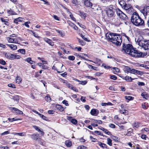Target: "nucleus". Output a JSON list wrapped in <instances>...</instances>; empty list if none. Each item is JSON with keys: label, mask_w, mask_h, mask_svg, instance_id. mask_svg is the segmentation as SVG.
<instances>
[{"label": "nucleus", "mask_w": 149, "mask_h": 149, "mask_svg": "<svg viewBox=\"0 0 149 149\" xmlns=\"http://www.w3.org/2000/svg\"><path fill=\"white\" fill-rule=\"evenodd\" d=\"M122 51L133 57L139 58L143 56L142 52L134 49L132 46L130 44H123Z\"/></svg>", "instance_id": "nucleus-1"}, {"label": "nucleus", "mask_w": 149, "mask_h": 149, "mask_svg": "<svg viewBox=\"0 0 149 149\" xmlns=\"http://www.w3.org/2000/svg\"><path fill=\"white\" fill-rule=\"evenodd\" d=\"M141 137L143 139L146 140L147 137V136L146 135L144 134H142L141 135Z\"/></svg>", "instance_id": "nucleus-62"}, {"label": "nucleus", "mask_w": 149, "mask_h": 149, "mask_svg": "<svg viewBox=\"0 0 149 149\" xmlns=\"http://www.w3.org/2000/svg\"><path fill=\"white\" fill-rule=\"evenodd\" d=\"M75 80L77 81H78L79 82V84H82L83 85H85L87 83V81H79L78 80V79H76Z\"/></svg>", "instance_id": "nucleus-26"}, {"label": "nucleus", "mask_w": 149, "mask_h": 149, "mask_svg": "<svg viewBox=\"0 0 149 149\" xmlns=\"http://www.w3.org/2000/svg\"><path fill=\"white\" fill-rule=\"evenodd\" d=\"M140 11L146 17V16L149 15V6L144 7Z\"/></svg>", "instance_id": "nucleus-8"}, {"label": "nucleus", "mask_w": 149, "mask_h": 149, "mask_svg": "<svg viewBox=\"0 0 149 149\" xmlns=\"http://www.w3.org/2000/svg\"><path fill=\"white\" fill-rule=\"evenodd\" d=\"M6 39L8 42L9 43H17V41L14 38L8 37L6 38Z\"/></svg>", "instance_id": "nucleus-12"}, {"label": "nucleus", "mask_w": 149, "mask_h": 149, "mask_svg": "<svg viewBox=\"0 0 149 149\" xmlns=\"http://www.w3.org/2000/svg\"><path fill=\"white\" fill-rule=\"evenodd\" d=\"M8 86L9 87L12 88H15V85L13 84H8Z\"/></svg>", "instance_id": "nucleus-45"}, {"label": "nucleus", "mask_w": 149, "mask_h": 149, "mask_svg": "<svg viewBox=\"0 0 149 149\" xmlns=\"http://www.w3.org/2000/svg\"><path fill=\"white\" fill-rule=\"evenodd\" d=\"M16 83L18 84H20L22 81L21 78L19 76H17L16 77Z\"/></svg>", "instance_id": "nucleus-28"}, {"label": "nucleus", "mask_w": 149, "mask_h": 149, "mask_svg": "<svg viewBox=\"0 0 149 149\" xmlns=\"http://www.w3.org/2000/svg\"><path fill=\"white\" fill-rule=\"evenodd\" d=\"M25 61L27 62L28 63L30 64H33L35 63V62L31 60V58L30 57H28L24 59Z\"/></svg>", "instance_id": "nucleus-18"}, {"label": "nucleus", "mask_w": 149, "mask_h": 149, "mask_svg": "<svg viewBox=\"0 0 149 149\" xmlns=\"http://www.w3.org/2000/svg\"><path fill=\"white\" fill-rule=\"evenodd\" d=\"M31 31L32 32V33H33V35L34 36H35V37L36 38H40V36H38V35L37 34H36L35 33L33 32V31Z\"/></svg>", "instance_id": "nucleus-58"}, {"label": "nucleus", "mask_w": 149, "mask_h": 149, "mask_svg": "<svg viewBox=\"0 0 149 149\" xmlns=\"http://www.w3.org/2000/svg\"><path fill=\"white\" fill-rule=\"evenodd\" d=\"M116 12L117 15L120 18L123 20H126L127 19V16L119 9L116 10Z\"/></svg>", "instance_id": "nucleus-6"}, {"label": "nucleus", "mask_w": 149, "mask_h": 149, "mask_svg": "<svg viewBox=\"0 0 149 149\" xmlns=\"http://www.w3.org/2000/svg\"><path fill=\"white\" fill-rule=\"evenodd\" d=\"M67 119L74 124H76L77 123V120L73 118L71 116H67Z\"/></svg>", "instance_id": "nucleus-15"}, {"label": "nucleus", "mask_w": 149, "mask_h": 149, "mask_svg": "<svg viewBox=\"0 0 149 149\" xmlns=\"http://www.w3.org/2000/svg\"><path fill=\"white\" fill-rule=\"evenodd\" d=\"M112 140L110 138L107 139V144L110 146H112Z\"/></svg>", "instance_id": "nucleus-33"}, {"label": "nucleus", "mask_w": 149, "mask_h": 149, "mask_svg": "<svg viewBox=\"0 0 149 149\" xmlns=\"http://www.w3.org/2000/svg\"><path fill=\"white\" fill-rule=\"evenodd\" d=\"M147 95V94H146L145 93H142L141 94V96L142 97H143V98L144 99H147L146 98V96Z\"/></svg>", "instance_id": "nucleus-54"}, {"label": "nucleus", "mask_w": 149, "mask_h": 149, "mask_svg": "<svg viewBox=\"0 0 149 149\" xmlns=\"http://www.w3.org/2000/svg\"><path fill=\"white\" fill-rule=\"evenodd\" d=\"M22 19L23 18H22L19 17L15 19L14 21V22L17 24L19 22H21Z\"/></svg>", "instance_id": "nucleus-24"}, {"label": "nucleus", "mask_w": 149, "mask_h": 149, "mask_svg": "<svg viewBox=\"0 0 149 149\" xmlns=\"http://www.w3.org/2000/svg\"><path fill=\"white\" fill-rule=\"evenodd\" d=\"M126 12L129 14H132L133 12V9L132 6L125 10Z\"/></svg>", "instance_id": "nucleus-23"}, {"label": "nucleus", "mask_w": 149, "mask_h": 149, "mask_svg": "<svg viewBox=\"0 0 149 149\" xmlns=\"http://www.w3.org/2000/svg\"><path fill=\"white\" fill-rule=\"evenodd\" d=\"M120 112L122 114L125 115H127L128 113L127 111L126 110H120Z\"/></svg>", "instance_id": "nucleus-34"}, {"label": "nucleus", "mask_w": 149, "mask_h": 149, "mask_svg": "<svg viewBox=\"0 0 149 149\" xmlns=\"http://www.w3.org/2000/svg\"><path fill=\"white\" fill-rule=\"evenodd\" d=\"M125 80L129 82H131L132 80H133V79H132L131 77L129 76H126L125 77Z\"/></svg>", "instance_id": "nucleus-29"}, {"label": "nucleus", "mask_w": 149, "mask_h": 149, "mask_svg": "<svg viewBox=\"0 0 149 149\" xmlns=\"http://www.w3.org/2000/svg\"><path fill=\"white\" fill-rule=\"evenodd\" d=\"M31 138L35 140H37L38 139H40V134H33L30 135Z\"/></svg>", "instance_id": "nucleus-13"}, {"label": "nucleus", "mask_w": 149, "mask_h": 149, "mask_svg": "<svg viewBox=\"0 0 149 149\" xmlns=\"http://www.w3.org/2000/svg\"><path fill=\"white\" fill-rule=\"evenodd\" d=\"M90 139L91 140L92 142H94L96 140V139L93 138L92 136H90Z\"/></svg>", "instance_id": "nucleus-63"}, {"label": "nucleus", "mask_w": 149, "mask_h": 149, "mask_svg": "<svg viewBox=\"0 0 149 149\" xmlns=\"http://www.w3.org/2000/svg\"><path fill=\"white\" fill-rule=\"evenodd\" d=\"M138 84L139 86H144L145 85V84L143 82H138Z\"/></svg>", "instance_id": "nucleus-55"}, {"label": "nucleus", "mask_w": 149, "mask_h": 149, "mask_svg": "<svg viewBox=\"0 0 149 149\" xmlns=\"http://www.w3.org/2000/svg\"><path fill=\"white\" fill-rule=\"evenodd\" d=\"M65 144L67 147H70L72 145L71 142L70 140H67L65 141Z\"/></svg>", "instance_id": "nucleus-27"}, {"label": "nucleus", "mask_w": 149, "mask_h": 149, "mask_svg": "<svg viewBox=\"0 0 149 149\" xmlns=\"http://www.w3.org/2000/svg\"><path fill=\"white\" fill-rule=\"evenodd\" d=\"M136 41L137 44L144 50H146L149 49V40H146L143 37L140 36L139 37Z\"/></svg>", "instance_id": "nucleus-4"}, {"label": "nucleus", "mask_w": 149, "mask_h": 149, "mask_svg": "<svg viewBox=\"0 0 149 149\" xmlns=\"http://www.w3.org/2000/svg\"><path fill=\"white\" fill-rule=\"evenodd\" d=\"M96 111L95 109H92L91 111V113L92 115H94L96 113Z\"/></svg>", "instance_id": "nucleus-44"}, {"label": "nucleus", "mask_w": 149, "mask_h": 149, "mask_svg": "<svg viewBox=\"0 0 149 149\" xmlns=\"http://www.w3.org/2000/svg\"><path fill=\"white\" fill-rule=\"evenodd\" d=\"M55 107L57 109L61 111H63L64 110V108L59 104L56 105Z\"/></svg>", "instance_id": "nucleus-22"}, {"label": "nucleus", "mask_w": 149, "mask_h": 149, "mask_svg": "<svg viewBox=\"0 0 149 149\" xmlns=\"http://www.w3.org/2000/svg\"><path fill=\"white\" fill-rule=\"evenodd\" d=\"M14 59H19L21 58V56L19 55L14 54Z\"/></svg>", "instance_id": "nucleus-52"}, {"label": "nucleus", "mask_w": 149, "mask_h": 149, "mask_svg": "<svg viewBox=\"0 0 149 149\" xmlns=\"http://www.w3.org/2000/svg\"><path fill=\"white\" fill-rule=\"evenodd\" d=\"M125 98L126 99L128 100H132L134 99V97L130 96H125Z\"/></svg>", "instance_id": "nucleus-39"}, {"label": "nucleus", "mask_w": 149, "mask_h": 149, "mask_svg": "<svg viewBox=\"0 0 149 149\" xmlns=\"http://www.w3.org/2000/svg\"><path fill=\"white\" fill-rule=\"evenodd\" d=\"M119 3L123 8L126 3L123 0L120 1Z\"/></svg>", "instance_id": "nucleus-32"}, {"label": "nucleus", "mask_w": 149, "mask_h": 149, "mask_svg": "<svg viewBox=\"0 0 149 149\" xmlns=\"http://www.w3.org/2000/svg\"><path fill=\"white\" fill-rule=\"evenodd\" d=\"M115 10V9L112 7V6H110L106 10V13L108 16L110 17H113L114 15Z\"/></svg>", "instance_id": "nucleus-7"}, {"label": "nucleus", "mask_w": 149, "mask_h": 149, "mask_svg": "<svg viewBox=\"0 0 149 149\" xmlns=\"http://www.w3.org/2000/svg\"><path fill=\"white\" fill-rule=\"evenodd\" d=\"M14 54L7 53H6L5 54V57L11 60L14 59Z\"/></svg>", "instance_id": "nucleus-11"}, {"label": "nucleus", "mask_w": 149, "mask_h": 149, "mask_svg": "<svg viewBox=\"0 0 149 149\" xmlns=\"http://www.w3.org/2000/svg\"><path fill=\"white\" fill-rule=\"evenodd\" d=\"M13 98L14 100L17 101L19 100V97L18 95H16L14 96Z\"/></svg>", "instance_id": "nucleus-41"}, {"label": "nucleus", "mask_w": 149, "mask_h": 149, "mask_svg": "<svg viewBox=\"0 0 149 149\" xmlns=\"http://www.w3.org/2000/svg\"><path fill=\"white\" fill-rule=\"evenodd\" d=\"M77 149H87V148L83 146H79L78 147Z\"/></svg>", "instance_id": "nucleus-43"}, {"label": "nucleus", "mask_w": 149, "mask_h": 149, "mask_svg": "<svg viewBox=\"0 0 149 149\" xmlns=\"http://www.w3.org/2000/svg\"><path fill=\"white\" fill-rule=\"evenodd\" d=\"M7 12H8V13L10 14H11V15H15V12H14L13 11L11 10H8Z\"/></svg>", "instance_id": "nucleus-53"}, {"label": "nucleus", "mask_w": 149, "mask_h": 149, "mask_svg": "<svg viewBox=\"0 0 149 149\" xmlns=\"http://www.w3.org/2000/svg\"><path fill=\"white\" fill-rule=\"evenodd\" d=\"M62 103L63 104L65 105L66 106H68L69 105L68 102L65 100H63L62 102Z\"/></svg>", "instance_id": "nucleus-51"}, {"label": "nucleus", "mask_w": 149, "mask_h": 149, "mask_svg": "<svg viewBox=\"0 0 149 149\" xmlns=\"http://www.w3.org/2000/svg\"><path fill=\"white\" fill-rule=\"evenodd\" d=\"M106 36L108 41L111 42L117 45H121L122 40L120 36H118L114 33H107L106 34Z\"/></svg>", "instance_id": "nucleus-2"}, {"label": "nucleus", "mask_w": 149, "mask_h": 149, "mask_svg": "<svg viewBox=\"0 0 149 149\" xmlns=\"http://www.w3.org/2000/svg\"><path fill=\"white\" fill-rule=\"evenodd\" d=\"M45 99L47 101L49 102H50L51 99L50 97L48 95H47L45 97Z\"/></svg>", "instance_id": "nucleus-42"}, {"label": "nucleus", "mask_w": 149, "mask_h": 149, "mask_svg": "<svg viewBox=\"0 0 149 149\" xmlns=\"http://www.w3.org/2000/svg\"><path fill=\"white\" fill-rule=\"evenodd\" d=\"M97 144L100 147L103 148H106L107 147V145L106 144L102 143L100 142H98L97 143Z\"/></svg>", "instance_id": "nucleus-20"}, {"label": "nucleus", "mask_w": 149, "mask_h": 149, "mask_svg": "<svg viewBox=\"0 0 149 149\" xmlns=\"http://www.w3.org/2000/svg\"><path fill=\"white\" fill-rule=\"evenodd\" d=\"M69 88L71 89L72 90L76 92H77L78 91V89H77L73 87V86L71 84V85H69Z\"/></svg>", "instance_id": "nucleus-31"}, {"label": "nucleus", "mask_w": 149, "mask_h": 149, "mask_svg": "<svg viewBox=\"0 0 149 149\" xmlns=\"http://www.w3.org/2000/svg\"><path fill=\"white\" fill-rule=\"evenodd\" d=\"M114 72H119L120 70L119 68L116 67H113V68Z\"/></svg>", "instance_id": "nucleus-48"}, {"label": "nucleus", "mask_w": 149, "mask_h": 149, "mask_svg": "<svg viewBox=\"0 0 149 149\" xmlns=\"http://www.w3.org/2000/svg\"><path fill=\"white\" fill-rule=\"evenodd\" d=\"M60 81L62 82L65 85L67 86L69 88V85H71V84H70L68 82L66 81L63 79H61Z\"/></svg>", "instance_id": "nucleus-21"}, {"label": "nucleus", "mask_w": 149, "mask_h": 149, "mask_svg": "<svg viewBox=\"0 0 149 149\" xmlns=\"http://www.w3.org/2000/svg\"><path fill=\"white\" fill-rule=\"evenodd\" d=\"M70 17L71 19L74 22H76V19L74 17L72 14L70 15Z\"/></svg>", "instance_id": "nucleus-49"}, {"label": "nucleus", "mask_w": 149, "mask_h": 149, "mask_svg": "<svg viewBox=\"0 0 149 149\" xmlns=\"http://www.w3.org/2000/svg\"><path fill=\"white\" fill-rule=\"evenodd\" d=\"M82 2L84 5L87 7H91V8L92 4V3L88 0H82Z\"/></svg>", "instance_id": "nucleus-10"}, {"label": "nucleus", "mask_w": 149, "mask_h": 149, "mask_svg": "<svg viewBox=\"0 0 149 149\" xmlns=\"http://www.w3.org/2000/svg\"><path fill=\"white\" fill-rule=\"evenodd\" d=\"M88 67L89 68H91L92 69H94L95 70V68H96V67L93 66L92 65H89V64L88 65Z\"/></svg>", "instance_id": "nucleus-60"}, {"label": "nucleus", "mask_w": 149, "mask_h": 149, "mask_svg": "<svg viewBox=\"0 0 149 149\" xmlns=\"http://www.w3.org/2000/svg\"><path fill=\"white\" fill-rule=\"evenodd\" d=\"M18 52H19L21 54H25V50L24 49H20L18 50L17 51Z\"/></svg>", "instance_id": "nucleus-30"}, {"label": "nucleus", "mask_w": 149, "mask_h": 149, "mask_svg": "<svg viewBox=\"0 0 149 149\" xmlns=\"http://www.w3.org/2000/svg\"><path fill=\"white\" fill-rule=\"evenodd\" d=\"M39 143L43 146H45V142L44 141H39Z\"/></svg>", "instance_id": "nucleus-59"}, {"label": "nucleus", "mask_w": 149, "mask_h": 149, "mask_svg": "<svg viewBox=\"0 0 149 149\" xmlns=\"http://www.w3.org/2000/svg\"><path fill=\"white\" fill-rule=\"evenodd\" d=\"M9 133V132H8V131H6L4 132L1 133V135H7Z\"/></svg>", "instance_id": "nucleus-57"}, {"label": "nucleus", "mask_w": 149, "mask_h": 149, "mask_svg": "<svg viewBox=\"0 0 149 149\" xmlns=\"http://www.w3.org/2000/svg\"><path fill=\"white\" fill-rule=\"evenodd\" d=\"M6 45L8 46L12 50H15L17 49V45H15L8 44H6Z\"/></svg>", "instance_id": "nucleus-17"}, {"label": "nucleus", "mask_w": 149, "mask_h": 149, "mask_svg": "<svg viewBox=\"0 0 149 149\" xmlns=\"http://www.w3.org/2000/svg\"><path fill=\"white\" fill-rule=\"evenodd\" d=\"M110 78L112 79L116 80L117 79V77L115 75H111Z\"/></svg>", "instance_id": "nucleus-47"}, {"label": "nucleus", "mask_w": 149, "mask_h": 149, "mask_svg": "<svg viewBox=\"0 0 149 149\" xmlns=\"http://www.w3.org/2000/svg\"><path fill=\"white\" fill-rule=\"evenodd\" d=\"M78 42L82 46L85 45V43L82 40H81L80 39H78Z\"/></svg>", "instance_id": "nucleus-40"}, {"label": "nucleus", "mask_w": 149, "mask_h": 149, "mask_svg": "<svg viewBox=\"0 0 149 149\" xmlns=\"http://www.w3.org/2000/svg\"><path fill=\"white\" fill-rule=\"evenodd\" d=\"M15 135H18L20 136H24L25 135V133L24 132H22V133H15L14 134Z\"/></svg>", "instance_id": "nucleus-38"}, {"label": "nucleus", "mask_w": 149, "mask_h": 149, "mask_svg": "<svg viewBox=\"0 0 149 149\" xmlns=\"http://www.w3.org/2000/svg\"><path fill=\"white\" fill-rule=\"evenodd\" d=\"M94 134L96 135H100L103 136V135L101 132H100V131H95L94 132Z\"/></svg>", "instance_id": "nucleus-36"}, {"label": "nucleus", "mask_w": 149, "mask_h": 149, "mask_svg": "<svg viewBox=\"0 0 149 149\" xmlns=\"http://www.w3.org/2000/svg\"><path fill=\"white\" fill-rule=\"evenodd\" d=\"M56 31L62 37H64L65 36V33L64 31L60 30H56Z\"/></svg>", "instance_id": "nucleus-19"}, {"label": "nucleus", "mask_w": 149, "mask_h": 149, "mask_svg": "<svg viewBox=\"0 0 149 149\" xmlns=\"http://www.w3.org/2000/svg\"><path fill=\"white\" fill-rule=\"evenodd\" d=\"M0 63L3 65H5L6 64V62L4 61L1 59H0Z\"/></svg>", "instance_id": "nucleus-56"}, {"label": "nucleus", "mask_w": 149, "mask_h": 149, "mask_svg": "<svg viewBox=\"0 0 149 149\" xmlns=\"http://www.w3.org/2000/svg\"><path fill=\"white\" fill-rule=\"evenodd\" d=\"M44 40L46 42L48 43L50 45L53 46L54 45V43L52 42V40L47 38H43Z\"/></svg>", "instance_id": "nucleus-16"}, {"label": "nucleus", "mask_w": 149, "mask_h": 149, "mask_svg": "<svg viewBox=\"0 0 149 149\" xmlns=\"http://www.w3.org/2000/svg\"><path fill=\"white\" fill-rule=\"evenodd\" d=\"M75 57L73 56H70L68 57V59L70 60L73 61L75 59Z\"/></svg>", "instance_id": "nucleus-37"}, {"label": "nucleus", "mask_w": 149, "mask_h": 149, "mask_svg": "<svg viewBox=\"0 0 149 149\" xmlns=\"http://www.w3.org/2000/svg\"><path fill=\"white\" fill-rule=\"evenodd\" d=\"M131 6H132L130 4L125 3V6L123 8L124 9V10H126L128 8H130V7H131Z\"/></svg>", "instance_id": "nucleus-25"}, {"label": "nucleus", "mask_w": 149, "mask_h": 149, "mask_svg": "<svg viewBox=\"0 0 149 149\" xmlns=\"http://www.w3.org/2000/svg\"><path fill=\"white\" fill-rule=\"evenodd\" d=\"M30 23V22H27L24 23V24H23V25H25L27 27V28L29 27V24Z\"/></svg>", "instance_id": "nucleus-46"}, {"label": "nucleus", "mask_w": 149, "mask_h": 149, "mask_svg": "<svg viewBox=\"0 0 149 149\" xmlns=\"http://www.w3.org/2000/svg\"><path fill=\"white\" fill-rule=\"evenodd\" d=\"M109 126L112 128H114L115 127V125L113 124H110L109 125Z\"/></svg>", "instance_id": "nucleus-64"}, {"label": "nucleus", "mask_w": 149, "mask_h": 149, "mask_svg": "<svg viewBox=\"0 0 149 149\" xmlns=\"http://www.w3.org/2000/svg\"><path fill=\"white\" fill-rule=\"evenodd\" d=\"M10 109L12 112L15 113L17 114H23L22 111L17 108L14 107H10Z\"/></svg>", "instance_id": "nucleus-9"}, {"label": "nucleus", "mask_w": 149, "mask_h": 149, "mask_svg": "<svg viewBox=\"0 0 149 149\" xmlns=\"http://www.w3.org/2000/svg\"><path fill=\"white\" fill-rule=\"evenodd\" d=\"M102 66H103L105 68H110L109 66L103 63L102 64Z\"/></svg>", "instance_id": "nucleus-61"}, {"label": "nucleus", "mask_w": 149, "mask_h": 149, "mask_svg": "<svg viewBox=\"0 0 149 149\" xmlns=\"http://www.w3.org/2000/svg\"><path fill=\"white\" fill-rule=\"evenodd\" d=\"M68 23L69 26H70L71 27L73 28L75 24L72 23L71 22H68Z\"/></svg>", "instance_id": "nucleus-50"}, {"label": "nucleus", "mask_w": 149, "mask_h": 149, "mask_svg": "<svg viewBox=\"0 0 149 149\" xmlns=\"http://www.w3.org/2000/svg\"><path fill=\"white\" fill-rule=\"evenodd\" d=\"M78 12L79 13L78 14L81 17L85 19L87 16V14L80 11H79Z\"/></svg>", "instance_id": "nucleus-14"}, {"label": "nucleus", "mask_w": 149, "mask_h": 149, "mask_svg": "<svg viewBox=\"0 0 149 149\" xmlns=\"http://www.w3.org/2000/svg\"><path fill=\"white\" fill-rule=\"evenodd\" d=\"M36 113L37 114H38V115H39L40 117L42 119H43L44 120H46L47 118L44 116L43 115L39 113L38 112H36Z\"/></svg>", "instance_id": "nucleus-35"}, {"label": "nucleus", "mask_w": 149, "mask_h": 149, "mask_svg": "<svg viewBox=\"0 0 149 149\" xmlns=\"http://www.w3.org/2000/svg\"><path fill=\"white\" fill-rule=\"evenodd\" d=\"M131 21L132 23L135 26H142L144 23V22L139 16L137 13L134 12L131 17Z\"/></svg>", "instance_id": "nucleus-3"}, {"label": "nucleus", "mask_w": 149, "mask_h": 149, "mask_svg": "<svg viewBox=\"0 0 149 149\" xmlns=\"http://www.w3.org/2000/svg\"><path fill=\"white\" fill-rule=\"evenodd\" d=\"M124 70L126 73L130 72L131 73L136 74H141L142 72L134 69H132L128 66H126L125 67Z\"/></svg>", "instance_id": "nucleus-5"}]
</instances>
